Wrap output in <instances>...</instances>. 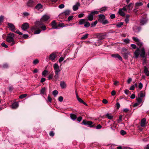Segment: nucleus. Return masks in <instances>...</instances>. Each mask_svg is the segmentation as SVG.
Returning <instances> with one entry per match:
<instances>
[{
  "mask_svg": "<svg viewBox=\"0 0 149 149\" xmlns=\"http://www.w3.org/2000/svg\"><path fill=\"white\" fill-rule=\"evenodd\" d=\"M126 7L127 8V10H130L132 9L133 6H132V4L131 3L129 4L128 5L126 6Z\"/></svg>",
  "mask_w": 149,
  "mask_h": 149,
  "instance_id": "obj_24",
  "label": "nucleus"
},
{
  "mask_svg": "<svg viewBox=\"0 0 149 149\" xmlns=\"http://www.w3.org/2000/svg\"><path fill=\"white\" fill-rule=\"evenodd\" d=\"M110 17L111 19H113L115 18V15L114 14H112L110 15Z\"/></svg>",
  "mask_w": 149,
  "mask_h": 149,
  "instance_id": "obj_64",
  "label": "nucleus"
},
{
  "mask_svg": "<svg viewBox=\"0 0 149 149\" xmlns=\"http://www.w3.org/2000/svg\"><path fill=\"white\" fill-rule=\"evenodd\" d=\"M73 16L72 15L69 16L68 18V20L69 21H70L72 19Z\"/></svg>",
  "mask_w": 149,
  "mask_h": 149,
  "instance_id": "obj_55",
  "label": "nucleus"
},
{
  "mask_svg": "<svg viewBox=\"0 0 149 149\" xmlns=\"http://www.w3.org/2000/svg\"><path fill=\"white\" fill-rule=\"evenodd\" d=\"M83 124L85 125H87L90 127H93L95 126L94 124H93L92 122L91 121H86L84 120L82 121Z\"/></svg>",
  "mask_w": 149,
  "mask_h": 149,
  "instance_id": "obj_6",
  "label": "nucleus"
},
{
  "mask_svg": "<svg viewBox=\"0 0 149 149\" xmlns=\"http://www.w3.org/2000/svg\"><path fill=\"white\" fill-rule=\"evenodd\" d=\"M52 27L53 29H58V26H56V24L55 21L54 20L52 22Z\"/></svg>",
  "mask_w": 149,
  "mask_h": 149,
  "instance_id": "obj_17",
  "label": "nucleus"
},
{
  "mask_svg": "<svg viewBox=\"0 0 149 149\" xmlns=\"http://www.w3.org/2000/svg\"><path fill=\"white\" fill-rule=\"evenodd\" d=\"M118 13L121 16H125V13L121 9H119Z\"/></svg>",
  "mask_w": 149,
  "mask_h": 149,
  "instance_id": "obj_25",
  "label": "nucleus"
},
{
  "mask_svg": "<svg viewBox=\"0 0 149 149\" xmlns=\"http://www.w3.org/2000/svg\"><path fill=\"white\" fill-rule=\"evenodd\" d=\"M60 86L62 89H64L66 88L67 85L64 81H61L60 83Z\"/></svg>",
  "mask_w": 149,
  "mask_h": 149,
  "instance_id": "obj_13",
  "label": "nucleus"
},
{
  "mask_svg": "<svg viewBox=\"0 0 149 149\" xmlns=\"http://www.w3.org/2000/svg\"><path fill=\"white\" fill-rule=\"evenodd\" d=\"M38 29H40V28H41L42 30L43 31L45 30L46 29V26L45 25H41L40 26H38Z\"/></svg>",
  "mask_w": 149,
  "mask_h": 149,
  "instance_id": "obj_30",
  "label": "nucleus"
},
{
  "mask_svg": "<svg viewBox=\"0 0 149 149\" xmlns=\"http://www.w3.org/2000/svg\"><path fill=\"white\" fill-rule=\"evenodd\" d=\"M29 27V24L26 22L23 24L22 26V29L24 30H25L28 29Z\"/></svg>",
  "mask_w": 149,
  "mask_h": 149,
  "instance_id": "obj_8",
  "label": "nucleus"
},
{
  "mask_svg": "<svg viewBox=\"0 0 149 149\" xmlns=\"http://www.w3.org/2000/svg\"><path fill=\"white\" fill-rule=\"evenodd\" d=\"M147 21L146 18H142L141 19L140 21V23L141 25H143L145 24Z\"/></svg>",
  "mask_w": 149,
  "mask_h": 149,
  "instance_id": "obj_19",
  "label": "nucleus"
},
{
  "mask_svg": "<svg viewBox=\"0 0 149 149\" xmlns=\"http://www.w3.org/2000/svg\"><path fill=\"white\" fill-rule=\"evenodd\" d=\"M80 5V4L78 2H77L76 4L73 6L72 9L73 10H77L78 9L79 7V6Z\"/></svg>",
  "mask_w": 149,
  "mask_h": 149,
  "instance_id": "obj_10",
  "label": "nucleus"
},
{
  "mask_svg": "<svg viewBox=\"0 0 149 149\" xmlns=\"http://www.w3.org/2000/svg\"><path fill=\"white\" fill-rule=\"evenodd\" d=\"M88 19L90 21H92L93 19V14H92V13H91L90 14H88Z\"/></svg>",
  "mask_w": 149,
  "mask_h": 149,
  "instance_id": "obj_22",
  "label": "nucleus"
},
{
  "mask_svg": "<svg viewBox=\"0 0 149 149\" xmlns=\"http://www.w3.org/2000/svg\"><path fill=\"white\" fill-rule=\"evenodd\" d=\"M123 41L126 43H129V40L128 39H125Z\"/></svg>",
  "mask_w": 149,
  "mask_h": 149,
  "instance_id": "obj_57",
  "label": "nucleus"
},
{
  "mask_svg": "<svg viewBox=\"0 0 149 149\" xmlns=\"http://www.w3.org/2000/svg\"><path fill=\"white\" fill-rule=\"evenodd\" d=\"M120 133L122 135H124L126 134V132L125 131L122 130L120 131Z\"/></svg>",
  "mask_w": 149,
  "mask_h": 149,
  "instance_id": "obj_45",
  "label": "nucleus"
},
{
  "mask_svg": "<svg viewBox=\"0 0 149 149\" xmlns=\"http://www.w3.org/2000/svg\"><path fill=\"white\" fill-rule=\"evenodd\" d=\"M35 9L37 10H40L42 9V6L40 3H38L35 7Z\"/></svg>",
  "mask_w": 149,
  "mask_h": 149,
  "instance_id": "obj_14",
  "label": "nucleus"
},
{
  "mask_svg": "<svg viewBox=\"0 0 149 149\" xmlns=\"http://www.w3.org/2000/svg\"><path fill=\"white\" fill-rule=\"evenodd\" d=\"M139 87L140 89H142L143 87V84L141 83L140 82L139 85Z\"/></svg>",
  "mask_w": 149,
  "mask_h": 149,
  "instance_id": "obj_52",
  "label": "nucleus"
},
{
  "mask_svg": "<svg viewBox=\"0 0 149 149\" xmlns=\"http://www.w3.org/2000/svg\"><path fill=\"white\" fill-rule=\"evenodd\" d=\"M88 34L84 35L81 38V40H86L88 38Z\"/></svg>",
  "mask_w": 149,
  "mask_h": 149,
  "instance_id": "obj_34",
  "label": "nucleus"
},
{
  "mask_svg": "<svg viewBox=\"0 0 149 149\" xmlns=\"http://www.w3.org/2000/svg\"><path fill=\"white\" fill-rule=\"evenodd\" d=\"M52 93L54 97H56L58 94V92L57 90H55L53 91Z\"/></svg>",
  "mask_w": 149,
  "mask_h": 149,
  "instance_id": "obj_36",
  "label": "nucleus"
},
{
  "mask_svg": "<svg viewBox=\"0 0 149 149\" xmlns=\"http://www.w3.org/2000/svg\"><path fill=\"white\" fill-rule=\"evenodd\" d=\"M142 5L143 3L142 2H137L135 3V6L136 7L141 6Z\"/></svg>",
  "mask_w": 149,
  "mask_h": 149,
  "instance_id": "obj_39",
  "label": "nucleus"
},
{
  "mask_svg": "<svg viewBox=\"0 0 149 149\" xmlns=\"http://www.w3.org/2000/svg\"><path fill=\"white\" fill-rule=\"evenodd\" d=\"M86 20V19H80L79 21V24L80 25H81L84 24Z\"/></svg>",
  "mask_w": 149,
  "mask_h": 149,
  "instance_id": "obj_27",
  "label": "nucleus"
},
{
  "mask_svg": "<svg viewBox=\"0 0 149 149\" xmlns=\"http://www.w3.org/2000/svg\"><path fill=\"white\" fill-rule=\"evenodd\" d=\"M55 75L54 76V78L56 81H57L59 77V73H55Z\"/></svg>",
  "mask_w": 149,
  "mask_h": 149,
  "instance_id": "obj_26",
  "label": "nucleus"
},
{
  "mask_svg": "<svg viewBox=\"0 0 149 149\" xmlns=\"http://www.w3.org/2000/svg\"><path fill=\"white\" fill-rule=\"evenodd\" d=\"M145 96V95L143 93V92L142 91H141L140 93L138 94V97L142 98L143 97H144Z\"/></svg>",
  "mask_w": 149,
  "mask_h": 149,
  "instance_id": "obj_28",
  "label": "nucleus"
},
{
  "mask_svg": "<svg viewBox=\"0 0 149 149\" xmlns=\"http://www.w3.org/2000/svg\"><path fill=\"white\" fill-rule=\"evenodd\" d=\"M48 100L49 102H51L52 101V98L50 97L49 95H48Z\"/></svg>",
  "mask_w": 149,
  "mask_h": 149,
  "instance_id": "obj_56",
  "label": "nucleus"
},
{
  "mask_svg": "<svg viewBox=\"0 0 149 149\" xmlns=\"http://www.w3.org/2000/svg\"><path fill=\"white\" fill-rule=\"evenodd\" d=\"M78 100L80 103H82L83 101L80 98L78 97L77 99Z\"/></svg>",
  "mask_w": 149,
  "mask_h": 149,
  "instance_id": "obj_59",
  "label": "nucleus"
},
{
  "mask_svg": "<svg viewBox=\"0 0 149 149\" xmlns=\"http://www.w3.org/2000/svg\"><path fill=\"white\" fill-rule=\"evenodd\" d=\"M49 18V17L48 15H45L43 16L40 19V21L36 22L35 26H33L31 29L32 32H34V34H38L40 33L41 30L38 29V26L43 24V22L47 21Z\"/></svg>",
  "mask_w": 149,
  "mask_h": 149,
  "instance_id": "obj_1",
  "label": "nucleus"
},
{
  "mask_svg": "<svg viewBox=\"0 0 149 149\" xmlns=\"http://www.w3.org/2000/svg\"><path fill=\"white\" fill-rule=\"evenodd\" d=\"M53 67L55 71V73H59L61 70L58 65L57 63L54 64V65Z\"/></svg>",
  "mask_w": 149,
  "mask_h": 149,
  "instance_id": "obj_7",
  "label": "nucleus"
},
{
  "mask_svg": "<svg viewBox=\"0 0 149 149\" xmlns=\"http://www.w3.org/2000/svg\"><path fill=\"white\" fill-rule=\"evenodd\" d=\"M58 100L60 102H62L63 100V98L62 96H60L58 98Z\"/></svg>",
  "mask_w": 149,
  "mask_h": 149,
  "instance_id": "obj_51",
  "label": "nucleus"
},
{
  "mask_svg": "<svg viewBox=\"0 0 149 149\" xmlns=\"http://www.w3.org/2000/svg\"><path fill=\"white\" fill-rule=\"evenodd\" d=\"M49 134L50 136H53L54 135V133L53 131H51L49 133Z\"/></svg>",
  "mask_w": 149,
  "mask_h": 149,
  "instance_id": "obj_61",
  "label": "nucleus"
},
{
  "mask_svg": "<svg viewBox=\"0 0 149 149\" xmlns=\"http://www.w3.org/2000/svg\"><path fill=\"white\" fill-rule=\"evenodd\" d=\"M70 13V11L69 10H66L65 11H64V14L65 15V16H67Z\"/></svg>",
  "mask_w": 149,
  "mask_h": 149,
  "instance_id": "obj_33",
  "label": "nucleus"
},
{
  "mask_svg": "<svg viewBox=\"0 0 149 149\" xmlns=\"http://www.w3.org/2000/svg\"><path fill=\"white\" fill-rule=\"evenodd\" d=\"M91 13H92V14H93V15L94 14H97L98 13V12L97 11H92L91 12Z\"/></svg>",
  "mask_w": 149,
  "mask_h": 149,
  "instance_id": "obj_60",
  "label": "nucleus"
},
{
  "mask_svg": "<svg viewBox=\"0 0 149 149\" xmlns=\"http://www.w3.org/2000/svg\"><path fill=\"white\" fill-rule=\"evenodd\" d=\"M130 52L127 51V49L124 48H122L121 54L124 58L126 59L128 58V55H129Z\"/></svg>",
  "mask_w": 149,
  "mask_h": 149,
  "instance_id": "obj_4",
  "label": "nucleus"
},
{
  "mask_svg": "<svg viewBox=\"0 0 149 149\" xmlns=\"http://www.w3.org/2000/svg\"><path fill=\"white\" fill-rule=\"evenodd\" d=\"M106 116L108 119H112L113 117V116L108 113L106 114Z\"/></svg>",
  "mask_w": 149,
  "mask_h": 149,
  "instance_id": "obj_35",
  "label": "nucleus"
},
{
  "mask_svg": "<svg viewBox=\"0 0 149 149\" xmlns=\"http://www.w3.org/2000/svg\"><path fill=\"white\" fill-rule=\"evenodd\" d=\"M82 119V117L81 116L77 118V120L79 122H80Z\"/></svg>",
  "mask_w": 149,
  "mask_h": 149,
  "instance_id": "obj_63",
  "label": "nucleus"
},
{
  "mask_svg": "<svg viewBox=\"0 0 149 149\" xmlns=\"http://www.w3.org/2000/svg\"><path fill=\"white\" fill-rule=\"evenodd\" d=\"M39 60L38 59H36L33 60V63L34 65H36L39 63Z\"/></svg>",
  "mask_w": 149,
  "mask_h": 149,
  "instance_id": "obj_43",
  "label": "nucleus"
},
{
  "mask_svg": "<svg viewBox=\"0 0 149 149\" xmlns=\"http://www.w3.org/2000/svg\"><path fill=\"white\" fill-rule=\"evenodd\" d=\"M58 26L61 27H65L64 24L63 23H61L58 24Z\"/></svg>",
  "mask_w": 149,
  "mask_h": 149,
  "instance_id": "obj_49",
  "label": "nucleus"
},
{
  "mask_svg": "<svg viewBox=\"0 0 149 149\" xmlns=\"http://www.w3.org/2000/svg\"><path fill=\"white\" fill-rule=\"evenodd\" d=\"M146 120L145 118H143L141 122V126L142 127H144L146 125Z\"/></svg>",
  "mask_w": 149,
  "mask_h": 149,
  "instance_id": "obj_21",
  "label": "nucleus"
},
{
  "mask_svg": "<svg viewBox=\"0 0 149 149\" xmlns=\"http://www.w3.org/2000/svg\"><path fill=\"white\" fill-rule=\"evenodd\" d=\"M3 20V17L2 16H1L0 17V24L2 22Z\"/></svg>",
  "mask_w": 149,
  "mask_h": 149,
  "instance_id": "obj_48",
  "label": "nucleus"
},
{
  "mask_svg": "<svg viewBox=\"0 0 149 149\" xmlns=\"http://www.w3.org/2000/svg\"><path fill=\"white\" fill-rule=\"evenodd\" d=\"M98 21L101 23L105 19V16L103 15L100 14L99 15Z\"/></svg>",
  "mask_w": 149,
  "mask_h": 149,
  "instance_id": "obj_11",
  "label": "nucleus"
},
{
  "mask_svg": "<svg viewBox=\"0 0 149 149\" xmlns=\"http://www.w3.org/2000/svg\"><path fill=\"white\" fill-rule=\"evenodd\" d=\"M123 22H120V23H118V24L116 26L118 27V28H120L121 27V26L123 25Z\"/></svg>",
  "mask_w": 149,
  "mask_h": 149,
  "instance_id": "obj_41",
  "label": "nucleus"
},
{
  "mask_svg": "<svg viewBox=\"0 0 149 149\" xmlns=\"http://www.w3.org/2000/svg\"><path fill=\"white\" fill-rule=\"evenodd\" d=\"M49 58L50 60L52 61L54 60L56 58V56L55 54L54 53L51 54L49 56Z\"/></svg>",
  "mask_w": 149,
  "mask_h": 149,
  "instance_id": "obj_20",
  "label": "nucleus"
},
{
  "mask_svg": "<svg viewBox=\"0 0 149 149\" xmlns=\"http://www.w3.org/2000/svg\"><path fill=\"white\" fill-rule=\"evenodd\" d=\"M54 75V73L53 72H52L49 75L48 78L49 80H51L53 78Z\"/></svg>",
  "mask_w": 149,
  "mask_h": 149,
  "instance_id": "obj_32",
  "label": "nucleus"
},
{
  "mask_svg": "<svg viewBox=\"0 0 149 149\" xmlns=\"http://www.w3.org/2000/svg\"><path fill=\"white\" fill-rule=\"evenodd\" d=\"M46 89V88L45 87L42 88L40 91V93L42 94H44L45 92Z\"/></svg>",
  "mask_w": 149,
  "mask_h": 149,
  "instance_id": "obj_29",
  "label": "nucleus"
},
{
  "mask_svg": "<svg viewBox=\"0 0 149 149\" xmlns=\"http://www.w3.org/2000/svg\"><path fill=\"white\" fill-rule=\"evenodd\" d=\"M8 25L10 29L13 32H14L15 30V28L14 25L12 23H8Z\"/></svg>",
  "mask_w": 149,
  "mask_h": 149,
  "instance_id": "obj_12",
  "label": "nucleus"
},
{
  "mask_svg": "<svg viewBox=\"0 0 149 149\" xmlns=\"http://www.w3.org/2000/svg\"><path fill=\"white\" fill-rule=\"evenodd\" d=\"M15 37L14 34L12 33L8 34L7 36L6 40L9 43H11V45H13L15 44L14 38Z\"/></svg>",
  "mask_w": 149,
  "mask_h": 149,
  "instance_id": "obj_3",
  "label": "nucleus"
},
{
  "mask_svg": "<svg viewBox=\"0 0 149 149\" xmlns=\"http://www.w3.org/2000/svg\"><path fill=\"white\" fill-rule=\"evenodd\" d=\"M111 56L112 57L116 58H117L118 60L121 61H122V58L118 54H112Z\"/></svg>",
  "mask_w": 149,
  "mask_h": 149,
  "instance_id": "obj_9",
  "label": "nucleus"
},
{
  "mask_svg": "<svg viewBox=\"0 0 149 149\" xmlns=\"http://www.w3.org/2000/svg\"><path fill=\"white\" fill-rule=\"evenodd\" d=\"M141 27H138L136 26H134L133 27V31L136 32H139L141 30Z\"/></svg>",
  "mask_w": 149,
  "mask_h": 149,
  "instance_id": "obj_16",
  "label": "nucleus"
},
{
  "mask_svg": "<svg viewBox=\"0 0 149 149\" xmlns=\"http://www.w3.org/2000/svg\"><path fill=\"white\" fill-rule=\"evenodd\" d=\"M135 56L136 58H138L139 55L143 58L145 57V50L144 48H142L140 50L138 48L135 51L134 53Z\"/></svg>",
  "mask_w": 149,
  "mask_h": 149,
  "instance_id": "obj_2",
  "label": "nucleus"
},
{
  "mask_svg": "<svg viewBox=\"0 0 149 149\" xmlns=\"http://www.w3.org/2000/svg\"><path fill=\"white\" fill-rule=\"evenodd\" d=\"M48 73V71L46 70H45L42 73V75L44 76L45 77V75L46 74H47Z\"/></svg>",
  "mask_w": 149,
  "mask_h": 149,
  "instance_id": "obj_44",
  "label": "nucleus"
},
{
  "mask_svg": "<svg viewBox=\"0 0 149 149\" xmlns=\"http://www.w3.org/2000/svg\"><path fill=\"white\" fill-rule=\"evenodd\" d=\"M132 39L134 41H135L136 42H139V40L137 38L135 37H133Z\"/></svg>",
  "mask_w": 149,
  "mask_h": 149,
  "instance_id": "obj_47",
  "label": "nucleus"
},
{
  "mask_svg": "<svg viewBox=\"0 0 149 149\" xmlns=\"http://www.w3.org/2000/svg\"><path fill=\"white\" fill-rule=\"evenodd\" d=\"M1 45L3 47H4L5 48H7L8 47V46L6 45L4 42L2 43Z\"/></svg>",
  "mask_w": 149,
  "mask_h": 149,
  "instance_id": "obj_50",
  "label": "nucleus"
},
{
  "mask_svg": "<svg viewBox=\"0 0 149 149\" xmlns=\"http://www.w3.org/2000/svg\"><path fill=\"white\" fill-rule=\"evenodd\" d=\"M26 96H27V94H22V95H20L19 96V98L20 99H23V98L26 97Z\"/></svg>",
  "mask_w": 149,
  "mask_h": 149,
  "instance_id": "obj_42",
  "label": "nucleus"
},
{
  "mask_svg": "<svg viewBox=\"0 0 149 149\" xmlns=\"http://www.w3.org/2000/svg\"><path fill=\"white\" fill-rule=\"evenodd\" d=\"M18 104L17 102L13 103L12 105V107L13 109H16L18 107Z\"/></svg>",
  "mask_w": 149,
  "mask_h": 149,
  "instance_id": "obj_23",
  "label": "nucleus"
},
{
  "mask_svg": "<svg viewBox=\"0 0 149 149\" xmlns=\"http://www.w3.org/2000/svg\"><path fill=\"white\" fill-rule=\"evenodd\" d=\"M90 25V23L88 22H85L84 24V26L85 27H88Z\"/></svg>",
  "mask_w": 149,
  "mask_h": 149,
  "instance_id": "obj_40",
  "label": "nucleus"
},
{
  "mask_svg": "<svg viewBox=\"0 0 149 149\" xmlns=\"http://www.w3.org/2000/svg\"><path fill=\"white\" fill-rule=\"evenodd\" d=\"M64 7V5L63 4H61L58 6V7L60 8H63Z\"/></svg>",
  "mask_w": 149,
  "mask_h": 149,
  "instance_id": "obj_54",
  "label": "nucleus"
},
{
  "mask_svg": "<svg viewBox=\"0 0 149 149\" xmlns=\"http://www.w3.org/2000/svg\"><path fill=\"white\" fill-rule=\"evenodd\" d=\"M136 100H137L138 102L139 103V104L141 103L142 102L141 98L139 97H138V98H136Z\"/></svg>",
  "mask_w": 149,
  "mask_h": 149,
  "instance_id": "obj_37",
  "label": "nucleus"
},
{
  "mask_svg": "<svg viewBox=\"0 0 149 149\" xmlns=\"http://www.w3.org/2000/svg\"><path fill=\"white\" fill-rule=\"evenodd\" d=\"M101 23H102V24H108L109 23V22L106 19L105 20H104Z\"/></svg>",
  "mask_w": 149,
  "mask_h": 149,
  "instance_id": "obj_46",
  "label": "nucleus"
},
{
  "mask_svg": "<svg viewBox=\"0 0 149 149\" xmlns=\"http://www.w3.org/2000/svg\"><path fill=\"white\" fill-rule=\"evenodd\" d=\"M131 47L133 49H135L136 48V45L134 44H132L131 45Z\"/></svg>",
  "mask_w": 149,
  "mask_h": 149,
  "instance_id": "obj_53",
  "label": "nucleus"
},
{
  "mask_svg": "<svg viewBox=\"0 0 149 149\" xmlns=\"http://www.w3.org/2000/svg\"><path fill=\"white\" fill-rule=\"evenodd\" d=\"M102 127V126L100 125H99L96 127V128L97 129H100Z\"/></svg>",
  "mask_w": 149,
  "mask_h": 149,
  "instance_id": "obj_62",
  "label": "nucleus"
},
{
  "mask_svg": "<svg viewBox=\"0 0 149 149\" xmlns=\"http://www.w3.org/2000/svg\"><path fill=\"white\" fill-rule=\"evenodd\" d=\"M105 36L102 34H99L97 36V38H98V41H100L104 39Z\"/></svg>",
  "mask_w": 149,
  "mask_h": 149,
  "instance_id": "obj_15",
  "label": "nucleus"
},
{
  "mask_svg": "<svg viewBox=\"0 0 149 149\" xmlns=\"http://www.w3.org/2000/svg\"><path fill=\"white\" fill-rule=\"evenodd\" d=\"M144 71L147 76H149V71L148 70V68L146 66H144Z\"/></svg>",
  "mask_w": 149,
  "mask_h": 149,
  "instance_id": "obj_18",
  "label": "nucleus"
},
{
  "mask_svg": "<svg viewBox=\"0 0 149 149\" xmlns=\"http://www.w3.org/2000/svg\"><path fill=\"white\" fill-rule=\"evenodd\" d=\"M70 116L71 119L74 120L76 119L77 118L76 115L74 114H70Z\"/></svg>",
  "mask_w": 149,
  "mask_h": 149,
  "instance_id": "obj_31",
  "label": "nucleus"
},
{
  "mask_svg": "<svg viewBox=\"0 0 149 149\" xmlns=\"http://www.w3.org/2000/svg\"><path fill=\"white\" fill-rule=\"evenodd\" d=\"M64 59V58L63 57H61L59 59V62H61L63 61Z\"/></svg>",
  "mask_w": 149,
  "mask_h": 149,
  "instance_id": "obj_58",
  "label": "nucleus"
},
{
  "mask_svg": "<svg viewBox=\"0 0 149 149\" xmlns=\"http://www.w3.org/2000/svg\"><path fill=\"white\" fill-rule=\"evenodd\" d=\"M37 3V0H28L26 3V6L28 7H32Z\"/></svg>",
  "mask_w": 149,
  "mask_h": 149,
  "instance_id": "obj_5",
  "label": "nucleus"
},
{
  "mask_svg": "<svg viewBox=\"0 0 149 149\" xmlns=\"http://www.w3.org/2000/svg\"><path fill=\"white\" fill-rule=\"evenodd\" d=\"M97 23V21L96 20L94 22H92L91 24V27H93L95 26Z\"/></svg>",
  "mask_w": 149,
  "mask_h": 149,
  "instance_id": "obj_38",
  "label": "nucleus"
}]
</instances>
